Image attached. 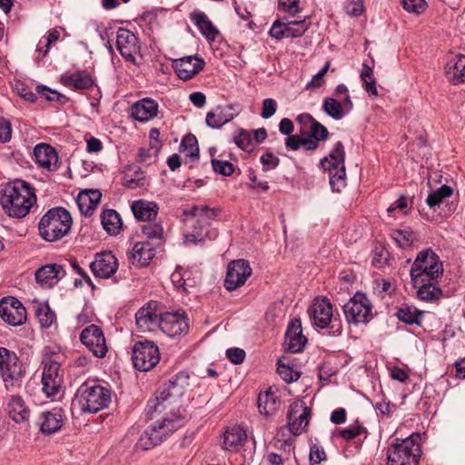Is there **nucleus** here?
<instances>
[{
  "label": "nucleus",
  "mask_w": 465,
  "mask_h": 465,
  "mask_svg": "<svg viewBox=\"0 0 465 465\" xmlns=\"http://www.w3.org/2000/svg\"><path fill=\"white\" fill-rule=\"evenodd\" d=\"M36 202V196L28 183L16 180L8 184L0 199L5 213L14 218H23Z\"/></svg>",
  "instance_id": "f257e3e1"
},
{
  "label": "nucleus",
  "mask_w": 465,
  "mask_h": 465,
  "mask_svg": "<svg viewBox=\"0 0 465 465\" xmlns=\"http://www.w3.org/2000/svg\"><path fill=\"white\" fill-rule=\"evenodd\" d=\"M189 386V375L181 371L171 378L168 382L159 390L154 398L148 401L145 414L151 420L157 417L158 414L164 411L169 406L174 403L183 395L186 388Z\"/></svg>",
  "instance_id": "f03ea898"
},
{
  "label": "nucleus",
  "mask_w": 465,
  "mask_h": 465,
  "mask_svg": "<svg viewBox=\"0 0 465 465\" xmlns=\"http://www.w3.org/2000/svg\"><path fill=\"white\" fill-rule=\"evenodd\" d=\"M73 225L71 213L64 207L49 209L38 223L39 235L45 242H57L69 234Z\"/></svg>",
  "instance_id": "7ed1b4c3"
},
{
  "label": "nucleus",
  "mask_w": 465,
  "mask_h": 465,
  "mask_svg": "<svg viewBox=\"0 0 465 465\" xmlns=\"http://www.w3.org/2000/svg\"><path fill=\"white\" fill-rule=\"evenodd\" d=\"M181 414L169 413L152 423L140 436L136 448L148 450L159 445L183 425Z\"/></svg>",
  "instance_id": "20e7f679"
},
{
  "label": "nucleus",
  "mask_w": 465,
  "mask_h": 465,
  "mask_svg": "<svg viewBox=\"0 0 465 465\" xmlns=\"http://www.w3.org/2000/svg\"><path fill=\"white\" fill-rule=\"evenodd\" d=\"M220 212V208H209L207 205H193L190 209L183 210V215L196 218L193 232L185 235V241L197 243L206 239L216 238L217 232L210 229V226Z\"/></svg>",
  "instance_id": "39448f33"
},
{
  "label": "nucleus",
  "mask_w": 465,
  "mask_h": 465,
  "mask_svg": "<svg viewBox=\"0 0 465 465\" xmlns=\"http://www.w3.org/2000/svg\"><path fill=\"white\" fill-rule=\"evenodd\" d=\"M443 268L438 255L431 250L420 252L410 272L411 282L417 286L422 282H436L442 276Z\"/></svg>",
  "instance_id": "423d86ee"
},
{
  "label": "nucleus",
  "mask_w": 465,
  "mask_h": 465,
  "mask_svg": "<svg viewBox=\"0 0 465 465\" xmlns=\"http://www.w3.org/2000/svg\"><path fill=\"white\" fill-rule=\"evenodd\" d=\"M80 410L83 412L96 413L108 407L112 401L111 391L99 384H82L75 394Z\"/></svg>",
  "instance_id": "0eeeda50"
},
{
  "label": "nucleus",
  "mask_w": 465,
  "mask_h": 465,
  "mask_svg": "<svg viewBox=\"0 0 465 465\" xmlns=\"http://www.w3.org/2000/svg\"><path fill=\"white\" fill-rule=\"evenodd\" d=\"M418 436L411 435L401 442L391 444L387 450L389 465H419L421 449Z\"/></svg>",
  "instance_id": "6e6552de"
},
{
  "label": "nucleus",
  "mask_w": 465,
  "mask_h": 465,
  "mask_svg": "<svg viewBox=\"0 0 465 465\" xmlns=\"http://www.w3.org/2000/svg\"><path fill=\"white\" fill-rule=\"evenodd\" d=\"M345 150L341 142H337L329 153L321 160L322 167L329 173L332 191L340 192L345 186Z\"/></svg>",
  "instance_id": "1a4fd4ad"
},
{
  "label": "nucleus",
  "mask_w": 465,
  "mask_h": 465,
  "mask_svg": "<svg viewBox=\"0 0 465 465\" xmlns=\"http://www.w3.org/2000/svg\"><path fill=\"white\" fill-rule=\"evenodd\" d=\"M132 361L134 367L138 371L152 370L160 361L157 345L148 340L136 341L132 349Z\"/></svg>",
  "instance_id": "9d476101"
},
{
  "label": "nucleus",
  "mask_w": 465,
  "mask_h": 465,
  "mask_svg": "<svg viewBox=\"0 0 465 465\" xmlns=\"http://www.w3.org/2000/svg\"><path fill=\"white\" fill-rule=\"evenodd\" d=\"M343 312L349 323H368L371 318V305L365 294L357 292L343 306Z\"/></svg>",
  "instance_id": "9b49d317"
},
{
  "label": "nucleus",
  "mask_w": 465,
  "mask_h": 465,
  "mask_svg": "<svg viewBox=\"0 0 465 465\" xmlns=\"http://www.w3.org/2000/svg\"><path fill=\"white\" fill-rule=\"evenodd\" d=\"M308 313L314 326L324 329L331 323V329H335L333 333H336L337 335L341 333V325L338 324L336 326V320L332 321V305L327 298L315 300L310 306Z\"/></svg>",
  "instance_id": "f8f14e48"
},
{
  "label": "nucleus",
  "mask_w": 465,
  "mask_h": 465,
  "mask_svg": "<svg viewBox=\"0 0 465 465\" xmlns=\"http://www.w3.org/2000/svg\"><path fill=\"white\" fill-rule=\"evenodd\" d=\"M25 373L22 362L16 353L0 347V374L5 382L19 380Z\"/></svg>",
  "instance_id": "ddd939ff"
},
{
  "label": "nucleus",
  "mask_w": 465,
  "mask_h": 465,
  "mask_svg": "<svg viewBox=\"0 0 465 465\" xmlns=\"http://www.w3.org/2000/svg\"><path fill=\"white\" fill-rule=\"evenodd\" d=\"M252 268L248 261L239 259L231 262L227 267L224 288L228 291H234L243 285L252 274Z\"/></svg>",
  "instance_id": "4468645a"
},
{
  "label": "nucleus",
  "mask_w": 465,
  "mask_h": 465,
  "mask_svg": "<svg viewBox=\"0 0 465 465\" xmlns=\"http://www.w3.org/2000/svg\"><path fill=\"white\" fill-rule=\"evenodd\" d=\"M158 307L157 302L151 301L137 311L135 322L140 331H153L156 328H160L163 312Z\"/></svg>",
  "instance_id": "2eb2a0df"
},
{
  "label": "nucleus",
  "mask_w": 465,
  "mask_h": 465,
  "mask_svg": "<svg viewBox=\"0 0 465 465\" xmlns=\"http://www.w3.org/2000/svg\"><path fill=\"white\" fill-rule=\"evenodd\" d=\"M171 338L183 335L189 331V323L183 311L163 312L160 328Z\"/></svg>",
  "instance_id": "dca6fc26"
},
{
  "label": "nucleus",
  "mask_w": 465,
  "mask_h": 465,
  "mask_svg": "<svg viewBox=\"0 0 465 465\" xmlns=\"http://www.w3.org/2000/svg\"><path fill=\"white\" fill-rule=\"evenodd\" d=\"M82 343L97 358H104L107 346L104 332L100 327L91 324L84 328L80 334Z\"/></svg>",
  "instance_id": "f3484780"
},
{
  "label": "nucleus",
  "mask_w": 465,
  "mask_h": 465,
  "mask_svg": "<svg viewBox=\"0 0 465 465\" xmlns=\"http://www.w3.org/2000/svg\"><path fill=\"white\" fill-rule=\"evenodd\" d=\"M0 317L6 323L18 326L26 321V311L15 297H5L0 301Z\"/></svg>",
  "instance_id": "a211bd4d"
},
{
  "label": "nucleus",
  "mask_w": 465,
  "mask_h": 465,
  "mask_svg": "<svg viewBox=\"0 0 465 465\" xmlns=\"http://www.w3.org/2000/svg\"><path fill=\"white\" fill-rule=\"evenodd\" d=\"M287 416L290 431L300 435L309 423L311 409L302 401H296L290 405Z\"/></svg>",
  "instance_id": "6ab92c4d"
},
{
  "label": "nucleus",
  "mask_w": 465,
  "mask_h": 465,
  "mask_svg": "<svg viewBox=\"0 0 465 465\" xmlns=\"http://www.w3.org/2000/svg\"><path fill=\"white\" fill-rule=\"evenodd\" d=\"M59 371L60 364L57 361L49 360L45 362L42 384L43 391L48 397L56 395L61 389L63 377Z\"/></svg>",
  "instance_id": "aec40b11"
},
{
  "label": "nucleus",
  "mask_w": 465,
  "mask_h": 465,
  "mask_svg": "<svg viewBox=\"0 0 465 465\" xmlns=\"http://www.w3.org/2000/svg\"><path fill=\"white\" fill-rule=\"evenodd\" d=\"M204 64V60L197 55L184 56L173 61L177 76L183 81L192 79L203 69Z\"/></svg>",
  "instance_id": "412c9836"
},
{
  "label": "nucleus",
  "mask_w": 465,
  "mask_h": 465,
  "mask_svg": "<svg viewBox=\"0 0 465 465\" xmlns=\"http://www.w3.org/2000/svg\"><path fill=\"white\" fill-rule=\"evenodd\" d=\"M307 338L302 334V322L299 319L291 321L285 332L283 347L285 351L298 353L303 351Z\"/></svg>",
  "instance_id": "4be33fe9"
},
{
  "label": "nucleus",
  "mask_w": 465,
  "mask_h": 465,
  "mask_svg": "<svg viewBox=\"0 0 465 465\" xmlns=\"http://www.w3.org/2000/svg\"><path fill=\"white\" fill-rule=\"evenodd\" d=\"M116 46L121 55L129 62H134L135 54L140 51L138 39L134 33L119 28L116 35Z\"/></svg>",
  "instance_id": "5701e85b"
},
{
  "label": "nucleus",
  "mask_w": 465,
  "mask_h": 465,
  "mask_svg": "<svg viewBox=\"0 0 465 465\" xmlns=\"http://www.w3.org/2000/svg\"><path fill=\"white\" fill-rule=\"evenodd\" d=\"M118 268V262L112 252H103L95 255L90 269L95 277L110 278Z\"/></svg>",
  "instance_id": "b1692460"
},
{
  "label": "nucleus",
  "mask_w": 465,
  "mask_h": 465,
  "mask_svg": "<svg viewBox=\"0 0 465 465\" xmlns=\"http://www.w3.org/2000/svg\"><path fill=\"white\" fill-rule=\"evenodd\" d=\"M240 111L234 104L219 105L206 114V124L213 129H219L231 122L239 114Z\"/></svg>",
  "instance_id": "393cba45"
},
{
  "label": "nucleus",
  "mask_w": 465,
  "mask_h": 465,
  "mask_svg": "<svg viewBox=\"0 0 465 465\" xmlns=\"http://www.w3.org/2000/svg\"><path fill=\"white\" fill-rule=\"evenodd\" d=\"M35 280L44 288L54 287L65 275V271L62 265L51 263L42 266L36 270Z\"/></svg>",
  "instance_id": "a878e982"
},
{
  "label": "nucleus",
  "mask_w": 465,
  "mask_h": 465,
  "mask_svg": "<svg viewBox=\"0 0 465 465\" xmlns=\"http://www.w3.org/2000/svg\"><path fill=\"white\" fill-rule=\"evenodd\" d=\"M36 163L49 171L55 172L59 167L58 154L54 147L46 143H39L34 149Z\"/></svg>",
  "instance_id": "bb28decb"
},
{
  "label": "nucleus",
  "mask_w": 465,
  "mask_h": 465,
  "mask_svg": "<svg viewBox=\"0 0 465 465\" xmlns=\"http://www.w3.org/2000/svg\"><path fill=\"white\" fill-rule=\"evenodd\" d=\"M157 103L150 98L142 99L132 105L131 115L138 122H147L156 116Z\"/></svg>",
  "instance_id": "cd10ccee"
},
{
  "label": "nucleus",
  "mask_w": 465,
  "mask_h": 465,
  "mask_svg": "<svg viewBox=\"0 0 465 465\" xmlns=\"http://www.w3.org/2000/svg\"><path fill=\"white\" fill-rule=\"evenodd\" d=\"M447 79L453 84L465 83V54H459L445 65Z\"/></svg>",
  "instance_id": "c85d7f7f"
},
{
  "label": "nucleus",
  "mask_w": 465,
  "mask_h": 465,
  "mask_svg": "<svg viewBox=\"0 0 465 465\" xmlns=\"http://www.w3.org/2000/svg\"><path fill=\"white\" fill-rule=\"evenodd\" d=\"M42 422L40 430L45 434H52L59 430L64 423V411L60 408H54L41 414Z\"/></svg>",
  "instance_id": "c756f323"
},
{
  "label": "nucleus",
  "mask_w": 465,
  "mask_h": 465,
  "mask_svg": "<svg viewBox=\"0 0 465 465\" xmlns=\"http://www.w3.org/2000/svg\"><path fill=\"white\" fill-rule=\"evenodd\" d=\"M155 251L148 242H140L134 245L129 252V260L134 265L143 267L154 257Z\"/></svg>",
  "instance_id": "7c9ffc66"
},
{
  "label": "nucleus",
  "mask_w": 465,
  "mask_h": 465,
  "mask_svg": "<svg viewBox=\"0 0 465 465\" xmlns=\"http://www.w3.org/2000/svg\"><path fill=\"white\" fill-rule=\"evenodd\" d=\"M246 431L240 426L234 425L228 428L223 434L224 449L231 451H237L246 441Z\"/></svg>",
  "instance_id": "2f4dec72"
},
{
  "label": "nucleus",
  "mask_w": 465,
  "mask_h": 465,
  "mask_svg": "<svg viewBox=\"0 0 465 465\" xmlns=\"http://www.w3.org/2000/svg\"><path fill=\"white\" fill-rule=\"evenodd\" d=\"M158 210V205L154 202L138 200L132 204L134 215L139 221H153L157 216Z\"/></svg>",
  "instance_id": "473e14b6"
},
{
  "label": "nucleus",
  "mask_w": 465,
  "mask_h": 465,
  "mask_svg": "<svg viewBox=\"0 0 465 465\" xmlns=\"http://www.w3.org/2000/svg\"><path fill=\"white\" fill-rule=\"evenodd\" d=\"M257 404L261 414L270 416L279 410L281 401L276 393L270 388L264 394L259 395Z\"/></svg>",
  "instance_id": "72a5a7b5"
},
{
  "label": "nucleus",
  "mask_w": 465,
  "mask_h": 465,
  "mask_svg": "<svg viewBox=\"0 0 465 465\" xmlns=\"http://www.w3.org/2000/svg\"><path fill=\"white\" fill-rule=\"evenodd\" d=\"M64 83L74 90H85L94 85V79L91 74L84 71H76L64 76Z\"/></svg>",
  "instance_id": "f704fd0d"
},
{
  "label": "nucleus",
  "mask_w": 465,
  "mask_h": 465,
  "mask_svg": "<svg viewBox=\"0 0 465 465\" xmlns=\"http://www.w3.org/2000/svg\"><path fill=\"white\" fill-rule=\"evenodd\" d=\"M191 19L194 22L201 33L209 41H214L219 32L217 28L209 20L207 15L203 12H194L191 15Z\"/></svg>",
  "instance_id": "c9c22d12"
},
{
  "label": "nucleus",
  "mask_w": 465,
  "mask_h": 465,
  "mask_svg": "<svg viewBox=\"0 0 465 465\" xmlns=\"http://www.w3.org/2000/svg\"><path fill=\"white\" fill-rule=\"evenodd\" d=\"M8 412L15 422H23L28 420L30 411L25 405L23 399L19 396L12 397L8 403Z\"/></svg>",
  "instance_id": "e433bc0d"
},
{
  "label": "nucleus",
  "mask_w": 465,
  "mask_h": 465,
  "mask_svg": "<svg viewBox=\"0 0 465 465\" xmlns=\"http://www.w3.org/2000/svg\"><path fill=\"white\" fill-rule=\"evenodd\" d=\"M180 151L186 153L185 163H193L199 159V147L196 137L189 134L183 137L180 143Z\"/></svg>",
  "instance_id": "4c0bfd02"
},
{
  "label": "nucleus",
  "mask_w": 465,
  "mask_h": 465,
  "mask_svg": "<svg viewBox=\"0 0 465 465\" xmlns=\"http://www.w3.org/2000/svg\"><path fill=\"white\" fill-rule=\"evenodd\" d=\"M101 223L104 229L111 235H116L121 228V218L114 210H105L101 214Z\"/></svg>",
  "instance_id": "58836bf2"
},
{
  "label": "nucleus",
  "mask_w": 465,
  "mask_h": 465,
  "mask_svg": "<svg viewBox=\"0 0 465 465\" xmlns=\"http://www.w3.org/2000/svg\"><path fill=\"white\" fill-rule=\"evenodd\" d=\"M416 287H419L417 295L422 301L431 302L442 294V291L437 287L436 282H422Z\"/></svg>",
  "instance_id": "ea45409f"
},
{
  "label": "nucleus",
  "mask_w": 465,
  "mask_h": 465,
  "mask_svg": "<svg viewBox=\"0 0 465 465\" xmlns=\"http://www.w3.org/2000/svg\"><path fill=\"white\" fill-rule=\"evenodd\" d=\"M160 148V142H150L148 148H140L137 155V161L147 165L156 163Z\"/></svg>",
  "instance_id": "a19ab883"
},
{
  "label": "nucleus",
  "mask_w": 465,
  "mask_h": 465,
  "mask_svg": "<svg viewBox=\"0 0 465 465\" xmlns=\"http://www.w3.org/2000/svg\"><path fill=\"white\" fill-rule=\"evenodd\" d=\"M324 113L334 120H341L344 117V106L335 98L327 97L322 104Z\"/></svg>",
  "instance_id": "79ce46f5"
},
{
  "label": "nucleus",
  "mask_w": 465,
  "mask_h": 465,
  "mask_svg": "<svg viewBox=\"0 0 465 465\" xmlns=\"http://www.w3.org/2000/svg\"><path fill=\"white\" fill-rule=\"evenodd\" d=\"M398 319L408 324H420V318L422 312H419L416 308L411 306H402L398 309L396 313Z\"/></svg>",
  "instance_id": "37998d69"
},
{
  "label": "nucleus",
  "mask_w": 465,
  "mask_h": 465,
  "mask_svg": "<svg viewBox=\"0 0 465 465\" xmlns=\"http://www.w3.org/2000/svg\"><path fill=\"white\" fill-rule=\"evenodd\" d=\"M35 315L37 316L42 327L49 328L55 321L56 315L50 308L47 302L40 304L35 309Z\"/></svg>",
  "instance_id": "c03bdc74"
},
{
  "label": "nucleus",
  "mask_w": 465,
  "mask_h": 465,
  "mask_svg": "<svg viewBox=\"0 0 465 465\" xmlns=\"http://www.w3.org/2000/svg\"><path fill=\"white\" fill-rule=\"evenodd\" d=\"M453 191L450 186L442 185L437 191L429 194L426 203L430 208L439 206L445 198L450 197Z\"/></svg>",
  "instance_id": "a18cd8bd"
},
{
  "label": "nucleus",
  "mask_w": 465,
  "mask_h": 465,
  "mask_svg": "<svg viewBox=\"0 0 465 465\" xmlns=\"http://www.w3.org/2000/svg\"><path fill=\"white\" fill-rule=\"evenodd\" d=\"M233 142L239 148L246 152H252L254 148V143L252 139L251 133L242 128H240L237 131V134L233 136Z\"/></svg>",
  "instance_id": "49530a36"
},
{
  "label": "nucleus",
  "mask_w": 465,
  "mask_h": 465,
  "mask_svg": "<svg viewBox=\"0 0 465 465\" xmlns=\"http://www.w3.org/2000/svg\"><path fill=\"white\" fill-rule=\"evenodd\" d=\"M143 234L149 240L162 241L163 235V226L159 223L148 222L141 227Z\"/></svg>",
  "instance_id": "de8ad7c7"
},
{
  "label": "nucleus",
  "mask_w": 465,
  "mask_h": 465,
  "mask_svg": "<svg viewBox=\"0 0 465 465\" xmlns=\"http://www.w3.org/2000/svg\"><path fill=\"white\" fill-rule=\"evenodd\" d=\"M391 238L401 248H407L411 246L415 236L411 231L396 230L391 232Z\"/></svg>",
  "instance_id": "09e8293b"
},
{
  "label": "nucleus",
  "mask_w": 465,
  "mask_h": 465,
  "mask_svg": "<svg viewBox=\"0 0 465 465\" xmlns=\"http://www.w3.org/2000/svg\"><path fill=\"white\" fill-rule=\"evenodd\" d=\"M288 25V31L290 32V38H295L302 36L309 28L310 23L306 20H292L286 22Z\"/></svg>",
  "instance_id": "8fccbe9b"
},
{
  "label": "nucleus",
  "mask_w": 465,
  "mask_h": 465,
  "mask_svg": "<svg viewBox=\"0 0 465 465\" xmlns=\"http://www.w3.org/2000/svg\"><path fill=\"white\" fill-rule=\"evenodd\" d=\"M401 4L407 12L416 15L424 13L427 8L425 0H401Z\"/></svg>",
  "instance_id": "3c124183"
},
{
  "label": "nucleus",
  "mask_w": 465,
  "mask_h": 465,
  "mask_svg": "<svg viewBox=\"0 0 465 465\" xmlns=\"http://www.w3.org/2000/svg\"><path fill=\"white\" fill-rule=\"evenodd\" d=\"M144 183V177L143 175V171L141 168H137L134 171V177L125 174L124 184L125 187L129 189H135L143 186Z\"/></svg>",
  "instance_id": "603ef678"
},
{
  "label": "nucleus",
  "mask_w": 465,
  "mask_h": 465,
  "mask_svg": "<svg viewBox=\"0 0 465 465\" xmlns=\"http://www.w3.org/2000/svg\"><path fill=\"white\" fill-rule=\"evenodd\" d=\"M270 35L277 40L290 38V32L286 23L275 21L270 30Z\"/></svg>",
  "instance_id": "864d4df0"
},
{
  "label": "nucleus",
  "mask_w": 465,
  "mask_h": 465,
  "mask_svg": "<svg viewBox=\"0 0 465 465\" xmlns=\"http://www.w3.org/2000/svg\"><path fill=\"white\" fill-rule=\"evenodd\" d=\"M277 371L281 378L286 382H292L299 379L300 375L294 371L290 366L278 362Z\"/></svg>",
  "instance_id": "5fc2aeb1"
},
{
  "label": "nucleus",
  "mask_w": 465,
  "mask_h": 465,
  "mask_svg": "<svg viewBox=\"0 0 465 465\" xmlns=\"http://www.w3.org/2000/svg\"><path fill=\"white\" fill-rule=\"evenodd\" d=\"M76 203H77L79 211L84 216L93 215L95 208L97 207L94 203H92L90 202V200H88V198L86 197L85 194H78Z\"/></svg>",
  "instance_id": "6e6d98bb"
},
{
  "label": "nucleus",
  "mask_w": 465,
  "mask_h": 465,
  "mask_svg": "<svg viewBox=\"0 0 465 465\" xmlns=\"http://www.w3.org/2000/svg\"><path fill=\"white\" fill-rule=\"evenodd\" d=\"M310 134L316 140L325 141L329 137V131L323 124L315 120L310 126Z\"/></svg>",
  "instance_id": "4d7b16f0"
},
{
  "label": "nucleus",
  "mask_w": 465,
  "mask_h": 465,
  "mask_svg": "<svg viewBox=\"0 0 465 465\" xmlns=\"http://www.w3.org/2000/svg\"><path fill=\"white\" fill-rule=\"evenodd\" d=\"M212 166L215 173L229 176L234 172L232 163L228 161H219L216 159L212 160Z\"/></svg>",
  "instance_id": "13d9d810"
},
{
  "label": "nucleus",
  "mask_w": 465,
  "mask_h": 465,
  "mask_svg": "<svg viewBox=\"0 0 465 465\" xmlns=\"http://www.w3.org/2000/svg\"><path fill=\"white\" fill-rule=\"evenodd\" d=\"M309 458L311 465H317L322 461L325 460L327 456L323 448L314 443L311 445Z\"/></svg>",
  "instance_id": "bf43d9fd"
},
{
  "label": "nucleus",
  "mask_w": 465,
  "mask_h": 465,
  "mask_svg": "<svg viewBox=\"0 0 465 465\" xmlns=\"http://www.w3.org/2000/svg\"><path fill=\"white\" fill-rule=\"evenodd\" d=\"M364 430V428L356 421L346 429L340 431V435L342 439L350 440L360 435Z\"/></svg>",
  "instance_id": "052dcab7"
},
{
  "label": "nucleus",
  "mask_w": 465,
  "mask_h": 465,
  "mask_svg": "<svg viewBox=\"0 0 465 465\" xmlns=\"http://www.w3.org/2000/svg\"><path fill=\"white\" fill-rule=\"evenodd\" d=\"M260 161L263 165V171L267 172L276 168L280 163V159L272 154L271 152L264 153Z\"/></svg>",
  "instance_id": "680f3d73"
},
{
  "label": "nucleus",
  "mask_w": 465,
  "mask_h": 465,
  "mask_svg": "<svg viewBox=\"0 0 465 465\" xmlns=\"http://www.w3.org/2000/svg\"><path fill=\"white\" fill-rule=\"evenodd\" d=\"M36 93L44 96L47 101H60L63 95L55 90H52L45 85H37Z\"/></svg>",
  "instance_id": "e2e57ef3"
},
{
  "label": "nucleus",
  "mask_w": 465,
  "mask_h": 465,
  "mask_svg": "<svg viewBox=\"0 0 465 465\" xmlns=\"http://www.w3.org/2000/svg\"><path fill=\"white\" fill-rule=\"evenodd\" d=\"M12 137V127L8 120L0 117V143H7Z\"/></svg>",
  "instance_id": "0e129e2a"
},
{
  "label": "nucleus",
  "mask_w": 465,
  "mask_h": 465,
  "mask_svg": "<svg viewBox=\"0 0 465 465\" xmlns=\"http://www.w3.org/2000/svg\"><path fill=\"white\" fill-rule=\"evenodd\" d=\"M276 108H277V104L273 99H272V98L264 99L262 102V114H261L262 117L264 119H268V118L272 117L275 114Z\"/></svg>",
  "instance_id": "69168bd1"
},
{
  "label": "nucleus",
  "mask_w": 465,
  "mask_h": 465,
  "mask_svg": "<svg viewBox=\"0 0 465 465\" xmlns=\"http://www.w3.org/2000/svg\"><path fill=\"white\" fill-rule=\"evenodd\" d=\"M227 358L233 364H241L245 358V351L240 348H230L226 351Z\"/></svg>",
  "instance_id": "338daca9"
},
{
  "label": "nucleus",
  "mask_w": 465,
  "mask_h": 465,
  "mask_svg": "<svg viewBox=\"0 0 465 465\" xmlns=\"http://www.w3.org/2000/svg\"><path fill=\"white\" fill-rule=\"evenodd\" d=\"M346 11L349 15L353 16L361 15L363 12L362 0H349L346 5Z\"/></svg>",
  "instance_id": "774afa93"
}]
</instances>
